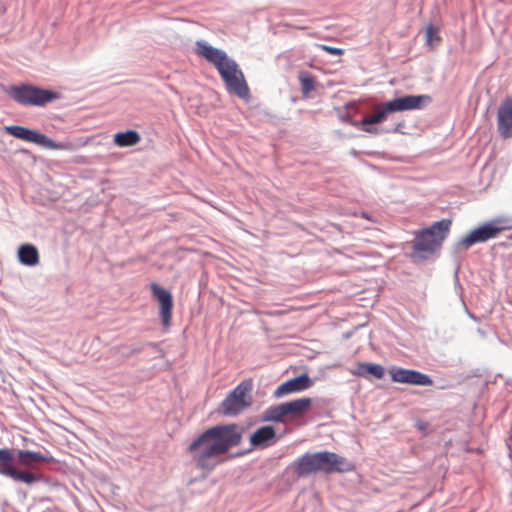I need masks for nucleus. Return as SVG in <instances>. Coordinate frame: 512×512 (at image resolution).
<instances>
[{
    "label": "nucleus",
    "instance_id": "1",
    "mask_svg": "<svg viewBox=\"0 0 512 512\" xmlns=\"http://www.w3.org/2000/svg\"><path fill=\"white\" fill-rule=\"evenodd\" d=\"M241 442V435L234 425H217L206 429L188 446L196 466L205 471L213 470L223 462L222 456Z\"/></svg>",
    "mask_w": 512,
    "mask_h": 512
},
{
    "label": "nucleus",
    "instance_id": "2",
    "mask_svg": "<svg viewBox=\"0 0 512 512\" xmlns=\"http://www.w3.org/2000/svg\"><path fill=\"white\" fill-rule=\"evenodd\" d=\"M195 53L217 69L230 93L240 98L248 96L249 89L242 71L238 64L228 57L225 51L211 46L204 40H198L195 43Z\"/></svg>",
    "mask_w": 512,
    "mask_h": 512
},
{
    "label": "nucleus",
    "instance_id": "3",
    "mask_svg": "<svg viewBox=\"0 0 512 512\" xmlns=\"http://www.w3.org/2000/svg\"><path fill=\"white\" fill-rule=\"evenodd\" d=\"M292 468L298 477L317 473L333 474L353 470V464L345 457L330 451L305 453L292 463Z\"/></svg>",
    "mask_w": 512,
    "mask_h": 512
},
{
    "label": "nucleus",
    "instance_id": "4",
    "mask_svg": "<svg viewBox=\"0 0 512 512\" xmlns=\"http://www.w3.org/2000/svg\"><path fill=\"white\" fill-rule=\"evenodd\" d=\"M429 101L430 97L427 95H406L381 102L373 106L372 114L366 115L360 121H354L352 124L361 127L367 133L375 134L378 130L372 125L384 122L389 113L419 109Z\"/></svg>",
    "mask_w": 512,
    "mask_h": 512
},
{
    "label": "nucleus",
    "instance_id": "5",
    "mask_svg": "<svg viewBox=\"0 0 512 512\" xmlns=\"http://www.w3.org/2000/svg\"><path fill=\"white\" fill-rule=\"evenodd\" d=\"M312 400L303 397L269 407L262 415V421L286 423L302 418L310 409Z\"/></svg>",
    "mask_w": 512,
    "mask_h": 512
},
{
    "label": "nucleus",
    "instance_id": "6",
    "mask_svg": "<svg viewBox=\"0 0 512 512\" xmlns=\"http://www.w3.org/2000/svg\"><path fill=\"white\" fill-rule=\"evenodd\" d=\"M253 386L251 378L243 380L221 402L219 413L224 416H237L251 406Z\"/></svg>",
    "mask_w": 512,
    "mask_h": 512
},
{
    "label": "nucleus",
    "instance_id": "7",
    "mask_svg": "<svg viewBox=\"0 0 512 512\" xmlns=\"http://www.w3.org/2000/svg\"><path fill=\"white\" fill-rule=\"evenodd\" d=\"M452 221L442 219L435 222L431 227L416 234L414 249L421 252H433L438 248L450 231Z\"/></svg>",
    "mask_w": 512,
    "mask_h": 512
},
{
    "label": "nucleus",
    "instance_id": "8",
    "mask_svg": "<svg viewBox=\"0 0 512 512\" xmlns=\"http://www.w3.org/2000/svg\"><path fill=\"white\" fill-rule=\"evenodd\" d=\"M10 95L16 102L25 106H44L59 98L57 92L33 85L12 86Z\"/></svg>",
    "mask_w": 512,
    "mask_h": 512
},
{
    "label": "nucleus",
    "instance_id": "9",
    "mask_svg": "<svg viewBox=\"0 0 512 512\" xmlns=\"http://www.w3.org/2000/svg\"><path fill=\"white\" fill-rule=\"evenodd\" d=\"M4 131L21 140H24L26 142L34 143L39 146H42L47 149L51 150H72L73 144L70 142H60L57 143L50 139L45 134H42L40 132H37L35 130L26 128L24 126L19 125H11V126H5Z\"/></svg>",
    "mask_w": 512,
    "mask_h": 512
},
{
    "label": "nucleus",
    "instance_id": "10",
    "mask_svg": "<svg viewBox=\"0 0 512 512\" xmlns=\"http://www.w3.org/2000/svg\"><path fill=\"white\" fill-rule=\"evenodd\" d=\"M512 229L509 220L506 218H496L484 225L472 230L459 242L460 245L468 248L476 243L486 242L489 239L495 238L502 231Z\"/></svg>",
    "mask_w": 512,
    "mask_h": 512
},
{
    "label": "nucleus",
    "instance_id": "11",
    "mask_svg": "<svg viewBox=\"0 0 512 512\" xmlns=\"http://www.w3.org/2000/svg\"><path fill=\"white\" fill-rule=\"evenodd\" d=\"M150 289L153 297L159 303V314L162 321V325L165 329H168L171 325L172 309H173V298L169 291L159 286L157 283H151Z\"/></svg>",
    "mask_w": 512,
    "mask_h": 512
},
{
    "label": "nucleus",
    "instance_id": "12",
    "mask_svg": "<svg viewBox=\"0 0 512 512\" xmlns=\"http://www.w3.org/2000/svg\"><path fill=\"white\" fill-rule=\"evenodd\" d=\"M388 372L391 380L396 383L418 386H430L433 384V380L428 375L416 370L391 367Z\"/></svg>",
    "mask_w": 512,
    "mask_h": 512
},
{
    "label": "nucleus",
    "instance_id": "13",
    "mask_svg": "<svg viewBox=\"0 0 512 512\" xmlns=\"http://www.w3.org/2000/svg\"><path fill=\"white\" fill-rule=\"evenodd\" d=\"M497 128L501 137H512V95L506 97L498 108Z\"/></svg>",
    "mask_w": 512,
    "mask_h": 512
},
{
    "label": "nucleus",
    "instance_id": "14",
    "mask_svg": "<svg viewBox=\"0 0 512 512\" xmlns=\"http://www.w3.org/2000/svg\"><path fill=\"white\" fill-rule=\"evenodd\" d=\"M312 381L307 374H301L297 377L283 382L274 391L275 397H282L291 393L300 392L310 388Z\"/></svg>",
    "mask_w": 512,
    "mask_h": 512
},
{
    "label": "nucleus",
    "instance_id": "15",
    "mask_svg": "<svg viewBox=\"0 0 512 512\" xmlns=\"http://www.w3.org/2000/svg\"><path fill=\"white\" fill-rule=\"evenodd\" d=\"M17 458L20 465L27 468H34L33 463H49L53 461V458L50 456H46L40 452L28 450H18Z\"/></svg>",
    "mask_w": 512,
    "mask_h": 512
},
{
    "label": "nucleus",
    "instance_id": "16",
    "mask_svg": "<svg viewBox=\"0 0 512 512\" xmlns=\"http://www.w3.org/2000/svg\"><path fill=\"white\" fill-rule=\"evenodd\" d=\"M351 373L358 377H367L371 375L376 379H382L385 375V369L382 365L368 362H358L356 368Z\"/></svg>",
    "mask_w": 512,
    "mask_h": 512
},
{
    "label": "nucleus",
    "instance_id": "17",
    "mask_svg": "<svg viewBox=\"0 0 512 512\" xmlns=\"http://www.w3.org/2000/svg\"><path fill=\"white\" fill-rule=\"evenodd\" d=\"M18 259L21 264L26 266L39 264L40 257L38 249L33 244H23L18 248Z\"/></svg>",
    "mask_w": 512,
    "mask_h": 512
},
{
    "label": "nucleus",
    "instance_id": "18",
    "mask_svg": "<svg viewBox=\"0 0 512 512\" xmlns=\"http://www.w3.org/2000/svg\"><path fill=\"white\" fill-rule=\"evenodd\" d=\"M140 140V134L135 130H127L114 135V143L119 147L134 146L138 144Z\"/></svg>",
    "mask_w": 512,
    "mask_h": 512
},
{
    "label": "nucleus",
    "instance_id": "19",
    "mask_svg": "<svg viewBox=\"0 0 512 512\" xmlns=\"http://www.w3.org/2000/svg\"><path fill=\"white\" fill-rule=\"evenodd\" d=\"M15 469L13 452L0 448V474L10 477Z\"/></svg>",
    "mask_w": 512,
    "mask_h": 512
},
{
    "label": "nucleus",
    "instance_id": "20",
    "mask_svg": "<svg viewBox=\"0 0 512 512\" xmlns=\"http://www.w3.org/2000/svg\"><path fill=\"white\" fill-rule=\"evenodd\" d=\"M275 430L271 426L258 428V447H267L278 441Z\"/></svg>",
    "mask_w": 512,
    "mask_h": 512
},
{
    "label": "nucleus",
    "instance_id": "21",
    "mask_svg": "<svg viewBox=\"0 0 512 512\" xmlns=\"http://www.w3.org/2000/svg\"><path fill=\"white\" fill-rule=\"evenodd\" d=\"M298 79L301 85V92L304 97H308V95L315 89V77L310 73L302 71L298 75Z\"/></svg>",
    "mask_w": 512,
    "mask_h": 512
},
{
    "label": "nucleus",
    "instance_id": "22",
    "mask_svg": "<svg viewBox=\"0 0 512 512\" xmlns=\"http://www.w3.org/2000/svg\"><path fill=\"white\" fill-rule=\"evenodd\" d=\"M10 478H12L15 481L23 482L25 484H33L39 480V477L36 476L34 473L29 471H20L15 469L14 472L11 474Z\"/></svg>",
    "mask_w": 512,
    "mask_h": 512
},
{
    "label": "nucleus",
    "instance_id": "23",
    "mask_svg": "<svg viewBox=\"0 0 512 512\" xmlns=\"http://www.w3.org/2000/svg\"><path fill=\"white\" fill-rule=\"evenodd\" d=\"M426 41L429 45H433L434 43H439L441 41L438 29L433 25H428L426 28Z\"/></svg>",
    "mask_w": 512,
    "mask_h": 512
},
{
    "label": "nucleus",
    "instance_id": "24",
    "mask_svg": "<svg viewBox=\"0 0 512 512\" xmlns=\"http://www.w3.org/2000/svg\"><path fill=\"white\" fill-rule=\"evenodd\" d=\"M318 47L321 50H323L331 55H335V56H340L344 53L343 49H341V48L332 47V46H328V45H324V44H320V45H318Z\"/></svg>",
    "mask_w": 512,
    "mask_h": 512
},
{
    "label": "nucleus",
    "instance_id": "25",
    "mask_svg": "<svg viewBox=\"0 0 512 512\" xmlns=\"http://www.w3.org/2000/svg\"><path fill=\"white\" fill-rule=\"evenodd\" d=\"M256 441H257V438H256V432H253L251 435H250V442L253 446L256 445Z\"/></svg>",
    "mask_w": 512,
    "mask_h": 512
}]
</instances>
